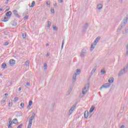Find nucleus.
<instances>
[{"label":"nucleus","mask_w":128,"mask_h":128,"mask_svg":"<svg viewBox=\"0 0 128 128\" xmlns=\"http://www.w3.org/2000/svg\"><path fill=\"white\" fill-rule=\"evenodd\" d=\"M4 96H6H6H8V94L6 93L4 94Z\"/></svg>","instance_id":"45"},{"label":"nucleus","mask_w":128,"mask_h":128,"mask_svg":"<svg viewBox=\"0 0 128 128\" xmlns=\"http://www.w3.org/2000/svg\"><path fill=\"white\" fill-rule=\"evenodd\" d=\"M8 42H5V44H4V45L5 46H8Z\"/></svg>","instance_id":"42"},{"label":"nucleus","mask_w":128,"mask_h":128,"mask_svg":"<svg viewBox=\"0 0 128 128\" xmlns=\"http://www.w3.org/2000/svg\"><path fill=\"white\" fill-rule=\"evenodd\" d=\"M26 86H30V82H27V83H26Z\"/></svg>","instance_id":"41"},{"label":"nucleus","mask_w":128,"mask_h":128,"mask_svg":"<svg viewBox=\"0 0 128 128\" xmlns=\"http://www.w3.org/2000/svg\"><path fill=\"white\" fill-rule=\"evenodd\" d=\"M12 12H13L14 14V16H16L17 18H20V14H18V10H14L12 11Z\"/></svg>","instance_id":"7"},{"label":"nucleus","mask_w":128,"mask_h":128,"mask_svg":"<svg viewBox=\"0 0 128 128\" xmlns=\"http://www.w3.org/2000/svg\"><path fill=\"white\" fill-rule=\"evenodd\" d=\"M46 4H47L48 6H50V2H46Z\"/></svg>","instance_id":"40"},{"label":"nucleus","mask_w":128,"mask_h":128,"mask_svg":"<svg viewBox=\"0 0 128 128\" xmlns=\"http://www.w3.org/2000/svg\"><path fill=\"white\" fill-rule=\"evenodd\" d=\"M54 30H58V28L56 26L53 27Z\"/></svg>","instance_id":"36"},{"label":"nucleus","mask_w":128,"mask_h":128,"mask_svg":"<svg viewBox=\"0 0 128 128\" xmlns=\"http://www.w3.org/2000/svg\"><path fill=\"white\" fill-rule=\"evenodd\" d=\"M21 108H24V102H22L20 104Z\"/></svg>","instance_id":"32"},{"label":"nucleus","mask_w":128,"mask_h":128,"mask_svg":"<svg viewBox=\"0 0 128 128\" xmlns=\"http://www.w3.org/2000/svg\"><path fill=\"white\" fill-rule=\"evenodd\" d=\"M127 22H128V18H124L119 28H118V30H120L122 28H124V26H125Z\"/></svg>","instance_id":"3"},{"label":"nucleus","mask_w":128,"mask_h":128,"mask_svg":"<svg viewBox=\"0 0 128 128\" xmlns=\"http://www.w3.org/2000/svg\"><path fill=\"white\" fill-rule=\"evenodd\" d=\"M26 34H22V38H26Z\"/></svg>","instance_id":"34"},{"label":"nucleus","mask_w":128,"mask_h":128,"mask_svg":"<svg viewBox=\"0 0 128 128\" xmlns=\"http://www.w3.org/2000/svg\"><path fill=\"white\" fill-rule=\"evenodd\" d=\"M12 121H9V124L8 125V128H12Z\"/></svg>","instance_id":"18"},{"label":"nucleus","mask_w":128,"mask_h":128,"mask_svg":"<svg viewBox=\"0 0 128 128\" xmlns=\"http://www.w3.org/2000/svg\"><path fill=\"white\" fill-rule=\"evenodd\" d=\"M28 16H26L24 18V20H28Z\"/></svg>","instance_id":"30"},{"label":"nucleus","mask_w":128,"mask_h":128,"mask_svg":"<svg viewBox=\"0 0 128 128\" xmlns=\"http://www.w3.org/2000/svg\"><path fill=\"white\" fill-rule=\"evenodd\" d=\"M6 63H3L2 65V68H6Z\"/></svg>","instance_id":"22"},{"label":"nucleus","mask_w":128,"mask_h":128,"mask_svg":"<svg viewBox=\"0 0 128 128\" xmlns=\"http://www.w3.org/2000/svg\"><path fill=\"white\" fill-rule=\"evenodd\" d=\"M44 70H46V68H48V64L45 63L44 64Z\"/></svg>","instance_id":"29"},{"label":"nucleus","mask_w":128,"mask_h":128,"mask_svg":"<svg viewBox=\"0 0 128 128\" xmlns=\"http://www.w3.org/2000/svg\"><path fill=\"white\" fill-rule=\"evenodd\" d=\"M50 26H52V23L48 21V24H47V26L48 28H50Z\"/></svg>","instance_id":"25"},{"label":"nucleus","mask_w":128,"mask_h":128,"mask_svg":"<svg viewBox=\"0 0 128 128\" xmlns=\"http://www.w3.org/2000/svg\"><path fill=\"white\" fill-rule=\"evenodd\" d=\"M97 8L98 10H102V5L100 4H98L97 6Z\"/></svg>","instance_id":"17"},{"label":"nucleus","mask_w":128,"mask_h":128,"mask_svg":"<svg viewBox=\"0 0 128 128\" xmlns=\"http://www.w3.org/2000/svg\"><path fill=\"white\" fill-rule=\"evenodd\" d=\"M120 3L122 2V0H120Z\"/></svg>","instance_id":"52"},{"label":"nucleus","mask_w":128,"mask_h":128,"mask_svg":"<svg viewBox=\"0 0 128 128\" xmlns=\"http://www.w3.org/2000/svg\"><path fill=\"white\" fill-rule=\"evenodd\" d=\"M5 3L6 4H8V0H7L6 1Z\"/></svg>","instance_id":"48"},{"label":"nucleus","mask_w":128,"mask_h":128,"mask_svg":"<svg viewBox=\"0 0 128 128\" xmlns=\"http://www.w3.org/2000/svg\"><path fill=\"white\" fill-rule=\"evenodd\" d=\"M50 46V44H49L48 43H47V44H46V46Z\"/></svg>","instance_id":"51"},{"label":"nucleus","mask_w":128,"mask_h":128,"mask_svg":"<svg viewBox=\"0 0 128 128\" xmlns=\"http://www.w3.org/2000/svg\"><path fill=\"white\" fill-rule=\"evenodd\" d=\"M96 107L94 106H92L90 110V112L92 113Z\"/></svg>","instance_id":"16"},{"label":"nucleus","mask_w":128,"mask_h":128,"mask_svg":"<svg viewBox=\"0 0 128 128\" xmlns=\"http://www.w3.org/2000/svg\"><path fill=\"white\" fill-rule=\"evenodd\" d=\"M51 12L52 14H54V9H51Z\"/></svg>","instance_id":"39"},{"label":"nucleus","mask_w":128,"mask_h":128,"mask_svg":"<svg viewBox=\"0 0 128 128\" xmlns=\"http://www.w3.org/2000/svg\"><path fill=\"white\" fill-rule=\"evenodd\" d=\"M89 88H90V84H89V83H88L85 86L84 88L82 89V94H80V98H83L84 96V94H86V92H88V90Z\"/></svg>","instance_id":"2"},{"label":"nucleus","mask_w":128,"mask_h":128,"mask_svg":"<svg viewBox=\"0 0 128 128\" xmlns=\"http://www.w3.org/2000/svg\"><path fill=\"white\" fill-rule=\"evenodd\" d=\"M8 20H10V18H8V17H4V18H2V21L6 22H8Z\"/></svg>","instance_id":"15"},{"label":"nucleus","mask_w":128,"mask_h":128,"mask_svg":"<svg viewBox=\"0 0 128 128\" xmlns=\"http://www.w3.org/2000/svg\"><path fill=\"white\" fill-rule=\"evenodd\" d=\"M14 102H18V97L14 98Z\"/></svg>","instance_id":"31"},{"label":"nucleus","mask_w":128,"mask_h":128,"mask_svg":"<svg viewBox=\"0 0 128 128\" xmlns=\"http://www.w3.org/2000/svg\"><path fill=\"white\" fill-rule=\"evenodd\" d=\"M64 40L62 42V48H64Z\"/></svg>","instance_id":"27"},{"label":"nucleus","mask_w":128,"mask_h":128,"mask_svg":"<svg viewBox=\"0 0 128 128\" xmlns=\"http://www.w3.org/2000/svg\"><path fill=\"white\" fill-rule=\"evenodd\" d=\"M88 112L85 111L84 114V118H88Z\"/></svg>","instance_id":"14"},{"label":"nucleus","mask_w":128,"mask_h":128,"mask_svg":"<svg viewBox=\"0 0 128 128\" xmlns=\"http://www.w3.org/2000/svg\"><path fill=\"white\" fill-rule=\"evenodd\" d=\"M12 122L13 124H18V119L16 118L12 120Z\"/></svg>","instance_id":"26"},{"label":"nucleus","mask_w":128,"mask_h":128,"mask_svg":"<svg viewBox=\"0 0 128 128\" xmlns=\"http://www.w3.org/2000/svg\"><path fill=\"white\" fill-rule=\"evenodd\" d=\"M30 106L28 105L27 107V108H28L30 110Z\"/></svg>","instance_id":"44"},{"label":"nucleus","mask_w":128,"mask_h":128,"mask_svg":"<svg viewBox=\"0 0 128 128\" xmlns=\"http://www.w3.org/2000/svg\"><path fill=\"white\" fill-rule=\"evenodd\" d=\"M76 106L74 104L72 106V107L70 108L69 110V112H68V116H70L74 112Z\"/></svg>","instance_id":"4"},{"label":"nucleus","mask_w":128,"mask_h":128,"mask_svg":"<svg viewBox=\"0 0 128 128\" xmlns=\"http://www.w3.org/2000/svg\"><path fill=\"white\" fill-rule=\"evenodd\" d=\"M96 43H94L91 45L90 50V52H92L94 50V48H96Z\"/></svg>","instance_id":"10"},{"label":"nucleus","mask_w":128,"mask_h":128,"mask_svg":"<svg viewBox=\"0 0 128 128\" xmlns=\"http://www.w3.org/2000/svg\"><path fill=\"white\" fill-rule=\"evenodd\" d=\"M100 37L98 36L95 39L94 42L96 44L100 42Z\"/></svg>","instance_id":"11"},{"label":"nucleus","mask_w":128,"mask_h":128,"mask_svg":"<svg viewBox=\"0 0 128 128\" xmlns=\"http://www.w3.org/2000/svg\"><path fill=\"white\" fill-rule=\"evenodd\" d=\"M128 30H125L124 31H122V33L124 34H128Z\"/></svg>","instance_id":"28"},{"label":"nucleus","mask_w":128,"mask_h":128,"mask_svg":"<svg viewBox=\"0 0 128 128\" xmlns=\"http://www.w3.org/2000/svg\"><path fill=\"white\" fill-rule=\"evenodd\" d=\"M100 74H106V70L102 69L100 71Z\"/></svg>","instance_id":"23"},{"label":"nucleus","mask_w":128,"mask_h":128,"mask_svg":"<svg viewBox=\"0 0 128 128\" xmlns=\"http://www.w3.org/2000/svg\"><path fill=\"white\" fill-rule=\"evenodd\" d=\"M4 102H6V100H2L1 101V104H4Z\"/></svg>","instance_id":"37"},{"label":"nucleus","mask_w":128,"mask_h":128,"mask_svg":"<svg viewBox=\"0 0 128 128\" xmlns=\"http://www.w3.org/2000/svg\"><path fill=\"white\" fill-rule=\"evenodd\" d=\"M76 74H74V73H73V75H72V82H76Z\"/></svg>","instance_id":"9"},{"label":"nucleus","mask_w":128,"mask_h":128,"mask_svg":"<svg viewBox=\"0 0 128 128\" xmlns=\"http://www.w3.org/2000/svg\"><path fill=\"white\" fill-rule=\"evenodd\" d=\"M72 88L69 89L68 90V92L67 94H66V96H68L72 92Z\"/></svg>","instance_id":"24"},{"label":"nucleus","mask_w":128,"mask_h":128,"mask_svg":"<svg viewBox=\"0 0 128 128\" xmlns=\"http://www.w3.org/2000/svg\"><path fill=\"white\" fill-rule=\"evenodd\" d=\"M20 90H22V88H18V91L20 92Z\"/></svg>","instance_id":"49"},{"label":"nucleus","mask_w":128,"mask_h":128,"mask_svg":"<svg viewBox=\"0 0 128 128\" xmlns=\"http://www.w3.org/2000/svg\"><path fill=\"white\" fill-rule=\"evenodd\" d=\"M12 12L9 11L6 13V16H8L9 18H10L12 16Z\"/></svg>","instance_id":"12"},{"label":"nucleus","mask_w":128,"mask_h":128,"mask_svg":"<svg viewBox=\"0 0 128 128\" xmlns=\"http://www.w3.org/2000/svg\"><path fill=\"white\" fill-rule=\"evenodd\" d=\"M112 82H114V78H112Z\"/></svg>","instance_id":"53"},{"label":"nucleus","mask_w":128,"mask_h":128,"mask_svg":"<svg viewBox=\"0 0 128 128\" xmlns=\"http://www.w3.org/2000/svg\"><path fill=\"white\" fill-rule=\"evenodd\" d=\"M25 64L26 66H30V61L27 60L25 62Z\"/></svg>","instance_id":"20"},{"label":"nucleus","mask_w":128,"mask_h":128,"mask_svg":"<svg viewBox=\"0 0 128 128\" xmlns=\"http://www.w3.org/2000/svg\"><path fill=\"white\" fill-rule=\"evenodd\" d=\"M82 72V70L80 69H77L76 70L74 71V74L76 76H78V74H80V72Z\"/></svg>","instance_id":"6"},{"label":"nucleus","mask_w":128,"mask_h":128,"mask_svg":"<svg viewBox=\"0 0 128 128\" xmlns=\"http://www.w3.org/2000/svg\"><path fill=\"white\" fill-rule=\"evenodd\" d=\"M23 124H20V126H18L17 128H22V126Z\"/></svg>","instance_id":"38"},{"label":"nucleus","mask_w":128,"mask_h":128,"mask_svg":"<svg viewBox=\"0 0 128 128\" xmlns=\"http://www.w3.org/2000/svg\"><path fill=\"white\" fill-rule=\"evenodd\" d=\"M2 10H4V8H0V12H2Z\"/></svg>","instance_id":"43"},{"label":"nucleus","mask_w":128,"mask_h":128,"mask_svg":"<svg viewBox=\"0 0 128 128\" xmlns=\"http://www.w3.org/2000/svg\"><path fill=\"white\" fill-rule=\"evenodd\" d=\"M108 82L109 83H106L104 84L103 85H102L100 88V90H102V88H108L110 86H112V78H109L108 80Z\"/></svg>","instance_id":"1"},{"label":"nucleus","mask_w":128,"mask_h":128,"mask_svg":"<svg viewBox=\"0 0 128 128\" xmlns=\"http://www.w3.org/2000/svg\"><path fill=\"white\" fill-rule=\"evenodd\" d=\"M88 23H86V24L83 26V28L84 30H86V28H88Z\"/></svg>","instance_id":"19"},{"label":"nucleus","mask_w":128,"mask_h":128,"mask_svg":"<svg viewBox=\"0 0 128 128\" xmlns=\"http://www.w3.org/2000/svg\"><path fill=\"white\" fill-rule=\"evenodd\" d=\"M87 52H88L86 51V50L84 48L82 49L80 54V58H84L86 56V54Z\"/></svg>","instance_id":"5"},{"label":"nucleus","mask_w":128,"mask_h":128,"mask_svg":"<svg viewBox=\"0 0 128 128\" xmlns=\"http://www.w3.org/2000/svg\"><path fill=\"white\" fill-rule=\"evenodd\" d=\"M58 2H59L62 3V2L63 0H58Z\"/></svg>","instance_id":"47"},{"label":"nucleus","mask_w":128,"mask_h":128,"mask_svg":"<svg viewBox=\"0 0 128 128\" xmlns=\"http://www.w3.org/2000/svg\"><path fill=\"white\" fill-rule=\"evenodd\" d=\"M12 106V102H10L8 104V106Z\"/></svg>","instance_id":"35"},{"label":"nucleus","mask_w":128,"mask_h":128,"mask_svg":"<svg viewBox=\"0 0 128 128\" xmlns=\"http://www.w3.org/2000/svg\"><path fill=\"white\" fill-rule=\"evenodd\" d=\"M96 68H97L96 66H94V68H93V69H92V72H91L92 74H94V72H96Z\"/></svg>","instance_id":"13"},{"label":"nucleus","mask_w":128,"mask_h":128,"mask_svg":"<svg viewBox=\"0 0 128 128\" xmlns=\"http://www.w3.org/2000/svg\"><path fill=\"white\" fill-rule=\"evenodd\" d=\"M34 4H36V2L34 1H32V5L30 6V8H34Z\"/></svg>","instance_id":"21"},{"label":"nucleus","mask_w":128,"mask_h":128,"mask_svg":"<svg viewBox=\"0 0 128 128\" xmlns=\"http://www.w3.org/2000/svg\"><path fill=\"white\" fill-rule=\"evenodd\" d=\"M2 76V74H0V76Z\"/></svg>","instance_id":"54"},{"label":"nucleus","mask_w":128,"mask_h":128,"mask_svg":"<svg viewBox=\"0 0 128 128\" xmlns=\"http://www.w3.org/2000/svg\"><path fill=\"white\" fill-rule=\"evenodd\" d=\"M46 56H50V54L48 53V54H46Z\"/></svg>","instance_id":"50"},{"label":"nucleus","mask_w":128,"mask_h":128,"mask_svg":"<svg viewBox=\"0 0 128 128\" xmlns=\"http://www.w3.org/2000/svg\"><path fill=\"white\" fill-rule=\"evenodd\" d=\"M32 101L30 100V101L29 102L28 106H32Z\"/></svg>","instance_id":"33"},{"label":"nucleus","mask_w":128,"mask_h":128,"mask_svg":"<svg viewBox=\"0 0 128 128\" xmlns=\"http://www.w3.org/2000/svg\"><path fill=\"white\" fill-rule=\"evenodd\" d=\"M120 128H124V125L121 126Z\"/></svg>","instance_id":"46"},{"label":"nucleus","mask_w":128,"mask_h":128,"mask_svg":"<svg viewBox=\"0 0 128 128\" xmlns=\"http://www.w3.org/2000/svg\"><path fill=\"white\" fill-rule=\"evenodd\" d=\"M9 64L10 66H14V64H16V61L12 59L10 60L9 61Z\"/></svg>","instance_id":"8"}]
</instances>
